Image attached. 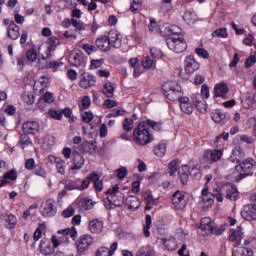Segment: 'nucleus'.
Returning a JSON list of instances; mask_svg holds the SVG:
<instances>
[{
	"instance_id": "39448f33",
	"label": "nucleus",
	"mask_w": 256,
	"mask_h": 256,
	"mask_svg": "<svg viewBox=\"0 0 256 256\" xmlns=\"http://www.w3.org/2000/svg\"><path fill=\"white\" fill-rule=\"evenodd\" d=\"M189 175H191L192 179L195 181H201L203 178V172L197 166H193L189 171V167L184 165L178 170V177L182 185H187L189 183Z\"/></svg>"
},
{
	"instance_id": "c756f323",
	"label": "nucleus",
	"mask_w": 256,
	"mask_h": 256,
	"mask_svg": "<svg viewBox=\"0 0 256 256\" xmlns=\"http://www.w3.org/2000/svg\"><path fill=\"white\" fill-rule=\"evenodd\" d=\"M126 205L130 211H137L141 207V200L137 196L126 198Z\"/></svg>"
},
{
	"instance_id": "f3484780",
	"label": "nucleus",
	"mask_w": 256,
	"mask_h": 256,
	"mask_svg": "<svg viewBox=\"0 0 256 256\" xmlns=\"http://www.w3.org/2000/svg\"><path fill=\"white\" fill-rule=\"evenodd\" d=\"M192 103L200 113H207V102L202 98L201 94L196 93L191 96Z\"/></svg>"
},
{
	"instance_id": "4c0bfd02",
	"label": "nucleus",
	"mask_w": 256,
	"mask_h": 256,
	"mask_svg": "<svg viewBox=\"0 0 256 256\" xmlns=\"http://www.w3.org/2000/svg\"><path fill=\"white\" fill-rule=\"evenodd\" d=\"M154 255H155V250H153L151 246H142L136 253V256H154Z\"/></svg>"
},
{
	"instance_id": "7ed1b4c3",
	"label": "nucleus",
	"mask_w": 256,
	"mask_h": 256,
	"mask_svg": "<svg viewBox=\"0 0 256 256\" xmlns=\"http://www.w3.org/2000/svg\"><path fill=\"white\" fill-rule=\"evenodd\" d=\"M132 139L136 145H149L153 141V134L149 132L145 122H140L133 131Z\"/></svg>"
},
{
	"instance_id": "72a5a7b5",
	"label": "nucleus",
	"mask_w": 256,
	"mask_h": 256,
	"mask_svg": "<svg viewBox=\"0 0 256 256\" xmlns=\"http://www.w3.org/2000/svg\"><path fill=\"white\" fill-rule=\"evenodd\" d=\"M7 179H9L10 181H16L17 180V170L12 169V170H9L8 172H6L2 177L1 185H7V183H9V181H7Z\"/></svg>"
},
{
	"instance_id": "dca6fc26",
	"label": "nucleus",
	"mask_w": 256,
	"mask_h": 256,
	"mask_svg": "<svg viewBox=\"0 0 256 256\" xmlns=\"http://www.w3.org/2000/svg\"><path fill=\"white\" fill-rule=\"evenodd\" d=\"M47 49L45 51V55L42 56V59H51L53 57V52L57 49V45H59V39L55 36L48 38L47 41Z\"/></svg>"
},
{
	"instance_id": "393cba45",
	"label": "nucleus",
	"mask_w": 256,
	"mask_h": 256,
	"mask_svg": "<svg viewBox=\"0 0 256 256\" xmlns=\"http://www.w3.org/2000/svg\"><path fill=\"white\" fill-rule=\"evenodd\" d=\"M69 62L73 67H81L83 65V52L81 50L74 51L69 57Z\"/></svg>"
},
{
	"instance_id": "b1692460",
	"label": "nucleus",
	"mask_w": 256,
	"mask_h": 256,
	"mask_svg": "<svg viewBox=\"0 0 256 256\" xmlns=\"http://www.w3.org/2000/svg\"><path fill=\"white\" fill-rule=\"evenodd\" d=\"M227 93H229V87L225 82L218 83L214 86V97H221L227 99Z\"/></svg>"
},
{
	"instance_id": "13d9d810",
	"label": "nucleus",
	"mask_w": 256,
	"mask_h": 256,
	"mask_svg": "<svg viewBox=\"0 0 256 256\" xmlns=\"http://www.w3.org/2000/svg\"><path fill=\"white\" fill-rule=\"evenodd\" d=\"M37 107L42 113H48L49 111V104L44 102L43 100L39 99L37 102Z\"/></svg>"
},
{
	"instance_id": "6e6552de",
	"label": "nucleus",
	"mask_w": 256,
	"mask_h": 256,
	"mask_svg": "<svg viewBox=\"0 0 256 256\" xmlns=\"http://www.w3.org/2000/svg\"><path fill=\"white\" fill-rule=\"evenodd\" d=\"M61 245V240L57 239V236L53 235L51 240L43 238L40 241V253L41 255L49 256L55 253V249Z\"/></svg>"
},
{
	"instance_id": "ea45409f",
	"label": "nucleus",
	"mask_w": 256,
	"mask_h": 256,
	"mask_svg": "<svg viewBox=\"0 0 256 256\" xmlns=\"http://www.w3.org/2000/svg\"><path fill=\"white\" fill-rule=\"evenodd\" d=\"M167 152V144L161 143L154 147V153L157 157H163Z\"/></svg>"
},
{
	"instance_id": "f257e3e1",
	"label": "nucleus",
	"mask_w": 256,
	"mask_h": 256,
	"mask_svg": "<svg viewBox=\"0 0 256 256\" xmlns=\"http://www.w3.org/2000/svg\"><path fill=\"white\" fill-rule=\"evenodd\" d=\"M123 37L121 33L117 30H110L108 33L98 37L93 44H83L81 48L87 55H92V53H97V50L103 53H109L112 49H120Z\"/></svg>"
},
{
	"instance_id": "5fc2aeb1",
	"label": "nucleus",
	"mask_w": 256,
	"mask_h": 256,
	"mask_svg": "<svg viewBox=\"0 0 256 256\" xmlns=\"http://www.w3.org/2000/svg\"><path fill=\"white\" fill-rule=\"evenodd\" d=\"M122 127H123L124 131H127V132L133 131V127H134L133 119H131V118L124 119Z\"/></svg>"
},
{
	"instance_id": "ddd939ff",
	"label": "nucleus",
	"mask_w": 256,
	"mask_h": 256,
	"mask_svg": "<svg viewBox=\"0 0 256 256\" xmlns=\"http://www.w3.org/2000/svg\"><path fill=\"white\" fill-rule=\"evenodd\" d=\"M203 157L207 161V163H217V161H221V158L223 157V150H205L203 153Z\"/></svg>"
},
{
	"instance_id": "de8ad7c7",
	"label": "nucleus",
	"mask_w": 256,
	"mask_h": 256,
	"mask_svg": "<svg viewBox=\"0 0 256 256\" xmlns=\"http://www.w3.org/2000/svg\"><path fill=\"white\" fill-rule=\"evenodd\" d=\"M179 163V160H172L170 161L169 165H168V169H169V175L170 177H173V175H175V173H177V165Z\"/></svg>"
},
{
	"instance_id": "0eeeda50",
	"label": "nucleus",
	"mask_w": 256,
	"mask_h": 256,
	"mask_svg": "<svg viewBox=\"0 0 256 256\" xmlns=\"http://www.w3.org/2000/svg\"><path fill=\"white\" fill-rule=\"evenodd\" d=\"M165 97L169 101H180L182 99L183 92H181V86L173 81L166 82L162 85Z\"/></svg>"
},
{
	"instance_id": "c9c22d12",
	"label": "nucleus",
	"mask_w": 256,
	"mask_h": 256,
	"mask_svg": "<svg viewBox=\"0 0 256 256\" xmlns=\"http://www.w3.org/2000/svg\"><path fill=\"white\" fill-rule=\"evenodd\" d=\"M57 233L58 235H63V238H57L58 241H61V245H69V233H71V228L58 230Z\"/></svg>"
},
{
	"instance_id": "37998d69",
	"label": "nucleus",
	"mask_w": 256,
	"mask_h": 256,
	"mask_svg": "<svg viewBox=\"0 0 256 256\" xmlns=\"http://www.w3.org/2000/svg\"><path fill=\"white\" fill-rule=\"evenodd\" d=\"M32 172L34 173V175H38L39 177H47V172L40 164H36V167L33 168Z\"/></svg>"
},
{
	"instance_id": "bb28decb",
	"label": "nucleus",
	"mask_w": 256,
	"mask_h": 256,
	"mask_svg": "<svg viewBox=\"0 0 256 256\" xmlns=\"http://www.w3.org/2000/svg\"><path fill=\"white\" fill-rule=\"evenodd\" d=\"M200 229L204 232L205 235H211V233L213 232V223L211 222V218H202L200 222Z\"/></svg>"
},
{
	"instance_id": "c85d7f7f",
	"label": "nucleus",
	"mask_w": 256,
	"mask_h": 256,
	"mask_svg": "<svg viewBox=\"0 0 256 256\" xmlns=\"http://www.w3.org/2000/svg\"><path fill=\"white\" fill-rule=\"evenodd\" d=\"M211 118L218 125H223L227 119V114H225L221 109H216L211 113Z\"/></svg>"
},
{
	"instance_id": "4468645a",
	"label": "nucleus",
	"mask_w": 256,
	"mask_h": 256,
	"mask_svg": "<svg viewBox=\"0 0 256 256\" xmlns=\"http://www.w3.org/2000/svg\"><path fill=\"white\" fill-rule=\"evenodd\" d=\"M172 203L176 210L185 209L187 206V200H185V194L181 191H176L172 195Z\"/></svg>"
},
{
	"instance_id": "603ef678",
	"label": "nucleus",
	"mask_w": 256,
	"mask_h": 256,
	"mask_svg": "<svg viewBox=\"0 0 256 256\" xmlns=\"http://www.w3.org/2000/svg\"><path fill=\"white\" fill-rule=\"evenodd\" d=\"M40 101H43L44 103H47L48 105H51L53 101H55V98L53 97V93L51 92H46L43 97L39 98Z\"/></svg>"
},
{
	"instance_id": "423d86ee",
	"label": "nucleus",
	"mask_w": 256,
	"mask_h": 256,
	"mask_svg": "<svg viewBox=\"0 0 256 256\" xmlns=\"http://www.w3.org/2000/svg\"><path fill=\"white\" fill-rule=\"evenodd\" d=\"M255 160L253 158L245 159L235 166V170L238 173V176L235 178V182L245 179L246 177H251L253 175V167H255Z\"/></svg>"
},
{
	"instance_id": "864d4df0",
	"label": "nucleus",
	"mask_w": 256,
	"mask_h": 256,
	"mask_svg": "<svg viewBox=\"0 0 256 256\" xmlns=\"http://www.w3.org/2000/svg\"><path fill=\"white\" fill-rule=\"evenodd\" d=\"M121 115H125V109H113L109 114H107V118L111 119V117H121Z\"/></svg>"
},
{
	"instance_id": "7c9ffc66",
	"label": "nucleus",
	"mask_w": 256,
	"mask_h": 256,
	"mask_svg": "<svg viewBox=\"0 0 256 256\" xmlns=\"http://www.w3.org/2000/svg\"><path fill=\"white\" fill-rule=\"evenodd\" d=\"M90 179H92L96 191H103V180H101V176H99V174H97L96 172L90 173Z\"/></svg>"
},
{
	"instance_id": "a211bd4d",
	"label": "nucleus",
	"mask_w": 256,
	"mask_h": 256,
	"mask_svg": "<svg viewBox=\"0 0 256 256\" xmlns=\"http://www.w3.org/2000/svg\"><path fill=\"white\" fill-rule=\"evenodd\" d=\"M22 129L24 133H27L28 135H37L39 133V122L37 121H27L22 124Z\"/></svg>"
},
{
	"instance_id": "e433bc0d",
	"label": "nucleus",
	"mask_w": 256,
	"mask_h": 256,
	"mask_svg": "<svg viewBox=\"0 0 256 256\" xmlns=\"http://www.w3.org/2000/svg\"><path fill=\"white\" fill-rule=\"evenodd\" d=\"M145 125L148 127H150L151 129H153V131H162L163 130V124L161 122H157L155 120H151V119H146V121L144 122Z\"/></svg>"
},
{
	"instance_id": "49530a36",
	"label": "nucleus",
	"mask_w": 256,
	"mask_h": 256,
	"mask_svg": "<svg viewBox=\"0 0 256 256\" xmlns=\"http://www.w3.org/2000/svg\"><path fill=\"white\" fill-rule=\"evenodd\" d=\"M227 229V225L222 224L221 226H213L211 235H223Z\"/></svg>"
},
{
	"instance_id": "6ab92c4d",
	"label": "nucleus",
	"mask_w": 256,
	"mask_h": 256,
	"mask_svg": "<svg viewBox=\"0 0 256 256\" xmlns=\"http://www.w3.org/2000/svg\"><path fill=\"white\" fill-rule=\"evenodd\" d=\"M241 215L246 221H256V207L252 204L244 206Z\"/></svg>"
},
{
	"instance_id": "5701e85b",
	"label": "nucleus",
	"mask_w": 256,
	"mask_h": 256,
	"mask_svg": "<svg viewBox=\"0 0 256 256\" xmlns=\"http://www.w3.org/2000/svg\"><path fill=\"white\" fill-rule=\"evenodd\" d=\"M245 159V151L240 146L235 147L229 157L231 163H241V160Z\"/></svg>"
},
{
	"instance_id": "338daca9",
	"label": "nucleus",
	"mask_w": 256,
	"mask_h": 256,
	"mask_svg": "<svg viewBox=\"0 0 256 256\" xmlns=\"http://www.w3.org/2000/svg\"><path fill=\"white\" fill-rule=\"evenodd\" d=\"M93 112L91 111H86L82 114V120L84 121V123H91V121H93Z\"/></svg>"
},
{
	"instance_id": "e2e57ef3",
	"label": "nucleus",
	"mask_w": 256,
	"mask_h": 256,
	"mask_svg": "<svg viewBox=\"0 0 256 256\" xmlns=\"http://www.w3.org/2000/svg\"><path fill=\"white\" fill-rule=\"evenodd\" d=\"M75 215V208L69 206L67 209L63 210L62 217L68 219L69 217H73Z\"/></svg>"
},
{
	"instance_id": "20e7f679",
	"label": "nucleus",
	"mask_w": 256,
	"mask_h": 256,
	"mask_svg": "<svg viewBox=\"0 0 256 256\" xmlns=\"http://www.w3.org/2000/svg\"><path fill=\"white\" fill-rule=\"evenodd\" d=\"M223 195H226V199H229L230 201H236L239 197V190H237V186L230 185L216 188L212 191V197L217 199L219 203H223Z\"/></svg>"
},
{
	"instance_id": "4be33fe9",
	"label": "nucleus",
	"mask_w": 256,
	"mask_h": 256,
	"mask_svg": "<svg viewBox=\"0 0 256 256\" xmlns=\"http://www.w3.org/2000/svg\"><path fill=\"white\" fill-rule=\"evenodd\" d=\"M88 227L90 233H92L93 235H101V233H103L104 224L103 221L99 219H94L89 222Z\"/></svg>"
},
{
	"instance_id": "680f3d73",
	"label": "nucleus",
	"mask_w": 256,
	"mask_h": 256,
	"mask_svg": "<svg viewBox=\"0 0 256 256\" xmlns=\"http://www.w3.org/2000/svg\"><path fill=\"white\" fill-rule=\"evenodd\" d=\"M96 256H112L109 252V248L102 246L96 250Z\"/></svg>"
},
{
	"instance_id": "4d7b16f0",
	"label": "nucleus",
	"mask_w": 256,
	"mask_h": 256,
	"mask_svg": "<svg viewBox=\"0 0 256 256\" xmlns=\"http://www.w3.org/2000/svg\"><path fill=\"white\" fill-rule=\"evenodd\" d=\"M91 181V174H89L84 180H82L81 185H79V191H85V189H88Z\"/></svg>"
},
{
	"instance_id": "69168bd1",
	"label": "nucleus",
	"mask_w": 256,
	"mask_h": 256,
	"mask_svg": "<svg viewBox=\"0 0 256 256\" xmlns=\"http://www.w3.org/2000/svg\"><path fill=\"white\" fill-rule=\"evenodd\" d=\"M256 63V56L255 55H250L246 60H245V67L246 69H249L253 67V65Z\"/></svg>"
},
{
	"instance_id": "473e14b6",
	"label": "nucleus",
	"mask_w": 256,
	"mask_h": 256,
	"mask_svg": "<svg viewBox=\"0 0 256 256\" xmlns=\"http://www.w3.org/2000/svg\"><path fill=\"white\" fill-rule=\"evenodd\" d=\"M93 200L88 198H82L78 201V207L81 211H89V209H93Z\"/></svg>"
},
{
	"instance_id": "3c124183",
	"label": "nucleus",
	"mask_w": 256,
	"mask_h": 256,
	"mask_svg": "<svg viewBox=\"0 0 256 256\" xmlns=\"http://www.w3.org/2000/svg\"><path fill=\"white\" fill-rule=\"evenodd\" d=\"M181 31V28L177 26H168L164 28L165 35H177Z\"/></svg>"
},
{
	"instance_id": "09e8293b",
	"label": "nucleus",
	"mask_w": 256,
	"mask_h": 256,
	"mask_svg": "<svg viewBox=\"0 0 256 256\" xmlns=\"http://www.w3.org/2000/svg\"><path fill=\"white\" fill-rule=\"evenodd\" d=\"M154 65H155V61H153V59H151V57L146 56L143 58V60H142L143 69H151V67H153Z\"/></svg>"
},
{
	"instance_id": "8fccbe9b",
	"label": "nucleus",
	"mask_w": 256,
	"mask_h": 256,
	"mask_svg": "<svg viewBox=\"0 0 256 256\" xmlns=\"http://www.w3.org/2000/svg\"><path fill=\"white\" fill-rule=\"evenodd\" d=\"M22 100L24 103H27V105H33L35 103V95L32 93H25L22 95Z\"/></svg>"
},
{
	"instance_id": "a878e982",
	"label": "nucleus",
	"mask_w": 256,
	"mask_h": 256,
	"mask_svg": "<svg viewBox=\"0 0 256 256\" xmlns=\"http://www.w3.org/2000/svg\"><path fill=\"white\" fill-rule=\"evenodd\" d=\"M180 103V109L183 113H186V115H191L194 111L193 104L189 101V97H182L179 100Z\"/></svg>"
},
{
	"instance_id": "2f4dec72",
	"label": "nucleus",
	"mask_w": 256,
	"mask_h": 256,
	"mask_svg": "<svg viewBox=\"0 0 256 256\" xmlns=\"http://www.w3.org/2000/svg\"><path fill=\"white\" fill-rule=\"evenodd\" d=\"M7 35L9 39H19L21 33L19 32V27L17 26V24L12 23L11 26L7 27Z\"/></svg>"
},
{
	"instance_id": "58836bf2",
	"label": "nucleus",
	"mask_w": 256,
	"mask_h": 256,
	"mask_svg": "<svg viewBox=\"0 0 256 256\" xmlns=\"http://www.w3.org/2000/svg\"><path fill=\"white\" fill-rule=\"evenodd\" d=\"M42 61H45L44 67H49V69H54V71H57L63 65V62L51 61V58L42 59Z\"/></svg>"
},
{
	"instance_id": "9b49d317",
	"label": "nucleus",
	"mask_w": 256,
	"mask_h": 256,
	"mask_svg": "<svg viewBox=\"0 0 256 256\" xmlns=\"http://www.w3.org/2000/svg\"><path fill=\"white\" fill-rule=\"evenodd\" d=\"M40 213L43 217H55L57 215V204L55 200L48 199L42 203Z\"/></svg>"
},
{
	"instance_id": "f8f14e48",
	"label": "nucleus",
	"mask_w": 256,
	"mask_h": 256,
	"mask_svg": "<svg viewBox=\"0 0 256 256\" xmlns=\"http://www.w3.org/2000/svg\"><path fill=\"white\" fill-rule=\"evenodd\" d=\"M243 237H245L243 233V227L237 226L236 229L230 230V235L228 239L231 243H234V247H239V245H241V241H243Z\"/></svg>"
},
{
	"instance_id": "f704fd0d",
	"label": "nucleus",
	"mask_w": 256,
	"mask_h": 256,
	"mask_svg": "<svg viewBox=\"0 0 256 256\" xmlns=\"http://www.w3.org/2000/svg\"><path fill=\"white\" fill-rule=\"evenodd\" d=\"M102 93L108 99L113 98V95H115V86L113 85V83L111 82L106 83L103 87Z\"/></svg>"
},
{
	"instance_id": "774afa93",
	"label": "nucleus",
	"mask_w": 256,
	"mask_h": 256,
	"mask_svg": "<svg viewBox=\"0 0 256 256\" xmlns=\"http://www.w3.org/2000/svg\"><path fill=\"white\" fill-rule=\"evenodd\" d=\"M20 144L21 145H31V138H29V134L25 133L20 136Z\"/></svg>"
},
{
	"instance_id": "1a4fd4ad",
	"label": "nucleus",
	"mask_w": 256,
	"mask_h": 256,
	"mask_svg": "<svg viewBox=\"0 0 256 256\" xmlns=\"http://www.w3.org/2000/svg\"><path fill=\"white\" fill-rule=\"evenodd\" d=\"M166 45L174 53H183L187 49V43L183 38L168 37L166 39Z\"/></svg>"
},
{
	"instance_id": "9d476101",
	"label": "nucleus",
	"mask_w": 256,
	"mask_h": 256,
	"mask_svg": "<svg viewBox=\"0 0 256 256\" xmlns=\"http://www.w3.org/2000/svg\"><path fill=\"white\" fill-rule=\"evenodd\" d=\"M93 243H95V239L93 236H91V234H83L77 239L75 245L78 253L81 254L85 253V251H89V248L91 245H93Z\"/></svg>"
},
{
	"instance_id": "aec40b11",
	"label": "nucleus",
	"mask_w": 256,
	"mask_h": 256,
	"mask_svg": "<svg viewBox=\"0 0 256 256\" xmlns=\"http://www.w3.org/2000/svg\"><path fill=\"white\" fill-rule=\"evenodd\" d=\"M0 219L4 221L7 229H15L17 225V217L9 212H4L0 215Z\"/></svg>"
},
{
	"instance_id": "f03ea898",
	"label": "nucleus",
	"mask_w": 256,
	"mask_h": 256,
	"mask_svg": "<svg viewBox=\"0 0 256 256\" xmlns=\"http://www.w3.org/2000/svg\"><path fill=\"white\" fill-rule=\"evenodd\" d=\"M106 194L107 201H105L106 209H115L116 207H122L125 203V194L119 191V185H115L112 189H108Z\"/></svg>"
},
{
	"instance_id": "412c9836",
	"label": "nucleus",
	"mask_w": 256,
	"mask_h": 256,
	"mask_svg": "<svg viewBox=\"0 0 256 256\" xmlns=\"http://www.w3.org/2000/svg\"><path fill=\"white\" fill-rule=\"evenodd\" d=\"M185 63V71L188 75L195 73V71H197L200 67L199 63L193 56L186 57Z\"/></svg>"
},
{
	"instance_id": "a19ab883",
	"label": "nucleus",
	"mask_w": 256,
	"mask_h": 256,
	"mask_svg": "<svg viewBox=\"0 0 256 256\" xmlns=\"http://www.w3.org/2000/svg\"><path fill=\"white\" fill-rule=\"evenodd\" d=\"M212 37H221L222 39H227L229 34H227V28H218L212 32Z\"/></svg>"
},
{
	"instance_id": "6e6d98bb",
	"label": "nucleus",
	"mask_w": 256,
	"mask_h": 256,
	"mask_svg": "<svg viewBox=\"0 0 256 256\" xmlns=\"http://www.w3.org/2000/svg\"><path fill=\"white\" fill-rule=\"evenodd\" d=\"M26 57L27 59L33 63L35 61H37V50L35 49H29L26 51Z\"/></svg>"
},
{
	"instance_id": "c03bdc74",
	"label": "nucleus",
	"mask_w": 256,
	"mask_h": 256,
	"mask_svg": "<svg viewBox=\"0 0 256 256\" xmlns=\"http://www.w3.org/2000/svg\"><path fill=\"white\" fill-rule=\"evenodd\" d=\"M151 223H152L151 215L147 214L146 215V224L143 228L145 237H150L151 236V232H149V229H151Z\"/></svg>"
},
{
	"instance_id": "cd10ccee",
	"label": "nucleus",
	"mask_w": 256,
	"mask_h": 256,
	"mask_svg": "<svg viewBox=\"0 0 256 256\" xmlns=\"http://www.w3.org/2000/svg\"><path fill=\"white\" fill-rule=\"evenodd\" d=\"M73 155V163L74 165L71 167L72 171L79 170L85 165V158L79 152L74 151Z\"/></svg>"
},
{
	"instance_id": "052dcab7",
	"label": "nucleus",
	"mask_w": 256,
	"mask_h": 256,
	"mask_svg": "<svg viewBox=\"0 0 256 256\" xmlns=\"http://www.w3.org/2000/svg\"><path fill=\"white\" fill-rule=\"evenodd\" d=\"M49 114L50 117H52V119H56L57 121H61L63 114L59 111L53 110V109H49L48 112H46Z\"/></svg>"
},
{
	"instance_id": "a18cd8bd",
	"label": "nucleus",
	"mask_w": 256,
	"mask_h": 256,
	"mask_svg": "<svg viewBox=\"0 0 256 256\" xmlns=\"http://www.w3.org/2000/svg\"><path fill=\"white\" fill-rule=\"evenodd\" d=\"M66 191H79V182L75 180H71L65 184Z\"/></svg>"
},
{
	"instance_id": "0e129e2a",
	"label": "nucleus",
	"mask_w": 256,
	"mask_h": 256,
	"mask_svg": "<svg viewBox=\"0 0 256 256\" xmlns=\"http://www.w3.org/2000/svg\"><path fill=\"white\" fill-rule=\"evenodd\" d=\"M150 54L153 59H161L163 57V52L159 48H152Z\"/></svg>"
},
{
	"instance_id": "bf43d9fd",
	"label": "nucleus",
	"mask_w": 256,
	"mask_h": 256,
	"mask_svg": "<svg viewBox=\"0 0 256 256\" xmlns=\"http://www.w3.org/2000/svg\"><path fill=\"white\" fill-rule=\"evenodd\" d=\"M71 23L75 27V29H78V31H84L85 23H83V21L72 18Z\"/></svg>"
},
{
	"instance_id": "2eb2a0df",
	"label": "nucleus",
	"mask_w": 256,
	"mask_h": 256,
	"mask_svg": "<svg viewBox=\"0 0 256 256\" xmlns=\"http://www.w3.org/2000/svg\"><path fill=\"white\" fill-rule=\"evenodd\" d=\"M95 83H97V79L95 78L94 75L89 74L87 72L81 73L79 85L82 89H89V87H93Z\"/></svg>"
},
{
	"instance_id": "79ce46f5",
	"label": "nucleus",
	"mask_w": 256,
	"mask_h": 256,
	"mask_svg": "<svg viewBox=\"0 0 256 256\" xmlns=\"http://www.w3.org/2000/svg\"><path fill=\"white\" fill-rule=\"evenodd\" d=\"M164 245L168 251H175L177 249V240L175 238L165 240Z\"/></svg>"
}]
</instances>
